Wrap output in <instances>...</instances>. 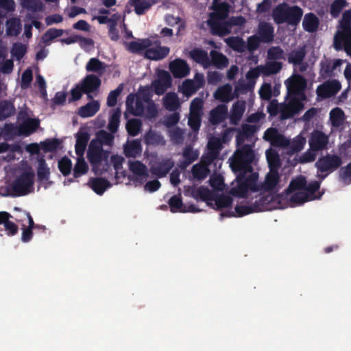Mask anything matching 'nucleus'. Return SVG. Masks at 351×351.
<instances>
[{
    "label": "nucleus",
    "mask_w": 351,
    "mask_h": 351,
    "mask_svg": "<svg viewBox=\"0 0 351 351\" xmlns=\"http://www.w3.org/2000/svg\"><path fill=\"white\" fill-rule=\"evenodd\" d=\"M237 174V180H240L246 184V186L252 191H256V181L258 174L253 173V171H234Z\"/></svg>",
    "instance_id": "obj_15"
},
{
    "label": "nucleus",
    "mask_w": 351,
    "mask_h": 351,
    "mask_svg": "<svg viewBox=\"0 0 351 351\" xmlns=\"http://www.w3.org/2000/svg\"><path fill=\"white\" fill-rule=\"evenodd\" d=\"M203 162L204 164H195L192 167L193 176L198 180L205 179L210 171L208 167L209 165H206L204 161Z\"/></svg>",
    "instance_id": "obj_43"
},
{
    "label": "nucleus",
    "mask_w": 351,
    "mask_h": 351,
    "mask_svg": "<svg viewBox=\"0 0 351 351\" xmlns=\"http://www.w3.org/2000/svg\"><path fill=\"white\" fill-rule=\"evenodd\" d=\"M134 11L136 14L142 15L148 10L153 4L150 0H132Z\"/></svg>",
    "instance_id": "obj_49"
},
{
    "label": "nucleus",
    "mask_w": 351,
    "mask_h": 351,
    "mask_svg": "<svg viewBox=\"0 0 351 351\" xmlns=\"http://www.w3.org/2000/svg\"><path fill=\"white\" fill-rule=\"evenodd\" d=\"M280 181V175L278 170L269 169V172L266 175L263 188L265 191H270L275 189Z\"/></svg>",
    "instance_id": "obj_32"
},
{
    "label": "nucleus",
    "mask_w": 351,
    "mask_h": 351,
    "mask_svg": "<svg viewBox=\"0 0 351 351\" xmlns=\"http://www.w3.org/2000/svg\"><path fill=\"white\" fill-rule=\"evenodd\" d=\"M142 123L138 119H132L128 121L125 129L129 135L132 136H136L141 128Z\"/></svg>",
    "instance_id": "obj_48"
},
{
    "label": "nucleus",
    "mask_w": 351,
    "mask_h": 351,
    "mask_svg": "<svg viewBox=\"0 0 351 351\" xmlns=\"http://www.w3.org/2000/svg\"><path fill=\"white\" fill-rule=\"evenodd\" d=\"M306 185V180L305 177L300 176L291 181L287 190L290 193H293L297 190H304Z\"/></svg>",
    "instance_id": "obj_53"
},
{
    "label": "nucleus",
    "mask_w": 351,
    "mask_h": 351,
    "mask_svg": "<svg viewBox=\"0 0 351 351\" xmlns=\"http://www.w3.org/2000/svg\"><path fill=\"white\" fill-rule=\"evenodd\" d=\"M50 170L47 167L46 161L44 158H40L38 160V165L37 169V176L39 180H47L49 178Z\"/></svg>",
    "instance_id": "obj_47"
},
{
    "label": "nucleus",
    "mask_w": 351,
    "mask_h": 351,
    "mask_svg": "<svg viewBox=\"0 0 351 351\" xmlns=\"http://www.w3.org/2000/svg\"><path fill=\"white\" fill-rule=\"evenodd\" d=\"M190 57L197 63L203 65L205 68L210 65V60L206 51L195 48L189 53Z\"/></svg>",
    "instance_id": "obj_30"
},
{
    "label": "nucleus",
    "mask_w": 351,
    "mask_h": 351,
    "mask_svg": "<svg viewBox=\"0 0 351 351\" xmlns=\"http://www.w3.org/2000/svg\"><path fill=\"white\" fill-rule=\"evenodd\" d=\"M306 138L302 135H298L293 140L290 142L287 147L292 153H297L303 149L306 144Z\"/></svg>",
    "instance_id": "obj_50"
},
{
    "label": "nucleus",
    "mask_w": 351,
    "mask_h": 351,
    "mask_svg": "<svg viewBox=\"0 0 351 351\" xmlns=\"http://www.w3.org/2000/svg\"><path fill=\"white\" fill-rule=\"evenodd\" d=\"M315 199V197H309V195L304 191H299L293 193L291 197L290 201L292 203H295L297 204H303L310 199Z\"/></svg>",
    "instance_id": "obj_63"
},
{
    "label": "nucleus",
    "mask_w": 351,
    "mask_h": 351,
    "mask_svg": "<svg viewBox=\"0 0 351 351\" xmlns=\"http://www.w3.org/2000/svg\"><path fill=\"white\" fill-rule=\"evenodd\" d=\"M258 36L262 43L272 42L274 38V28L272 25L266 22L261 23L258 28Z\"/></svg>",
    "instance_id": "obj_18"
},
{
    "label": "nucleus",
    "mask_w": 351,
    "mask_h": 351,
    "mask_svg": "<svg viewBox=\"0 0 351 351\" xmlns=\"http://www.w3.org/2000/svg\"><path fill=\"white\" fill-rule=\"evenodd\" d=\"M303 10L298 5L288 7L286 23L291 25H297L301 21Z\"/></svg>",
    "instance_id": "obj_28"
},
{
    "label": "nucleus",
    "mask_w": 351,
    "mask_h": 351,
    "mask_svg": "<svg viewBox=\"0 0 351 351\" xmlns=\"http://www.w3.org/2000/svg\"><path fill=\"white\" fill-rule=\"evenodd\" d=\"M169 70L176 78H182L190 73V67L186 60L177 58L169 63Z\"/></svg>",
    "instance_id": "obj_13"
},
{
    "label": "nucleus",
    "mask_w": 351,
    "mask_h": 351,
    "mask_svg": "<svg viewBox=\"0 0 351 351\" xmlns=\"http://www.w3.org/2000/svg\"><path fill=\"white\" fill-rule=\"evenodd\" d=\"M39 120L26 117L19 125L21 136H27L30 135L37 130V128L39 127Z\"/></svg>",
    "instance_id": "obj_22"
},
{
    "label": "nucleus",
    "mask_w": 351,
    "mask_h": 351,
    "mask_svg": "<svg viewBox=\"0 0 351 351\" xmlns=\"http://www.w3.org/2000/svg\"><path fill=\"white\" fill-rule=\"evenodd\" d=\"M152 45V42L149 38H144L138 41H132L127 47V49L133 53L141 54L145 51L149 47Z\"/></svg>",
    "instance_id": "obj_29"
},
{
    "label": "nucleus",
    "mask_w": 351,
    "mask_h": 351,
    "mask_svg": "<svg viewBox=\"0 0 351 351\" xmlns=\"http://www.w3.org/2000/svg\"><path fill=\"white\" fill-rule=\"evenodd\" d=\"M285 84L287 89V97L296 99L298 101H305L306 96L305 95V88L306 82L305 78L300 75H293L286 80Z\"/></svg>",
    "instance_id": "obj_3"
},
{
    "label": "nucleus",
    "mask_w": 351,
    "mask_h": 351,
    "mask_svg": "<svg viewBox=\"0 0 351 351\" xmlns=\"http://www.w3.org/2000/svg\"><path fill=\"white\" fill-rule=\"evenodd\" d=\"M172 85V78L169 72L161 70L158 75V79L152 82L154 93L158 95H163Z\"/></svg>",
    "instance_id": "obj_8"
},
{
    "label": "nucleus",
    "mask_w": 351,
    "mask_h": 351,
    "mask_svg": "<svg viewBox=\"0 0 351 351\" xmlns=\"http://www.w3.org/2000/svg\"><path fill=\"white\" fill-rule=\"evenodd\" d=\"M3 134L8 138H12L15 136H21L19 126H16L12 123L5 124L3 129Z\"/></svg>",
    "instance_id": "obj_58"
},
{
    "label": "nucleus",
    "mask_w": 351,
    "mask_h": 351,
    "mask_svg": "<svg viewBox=\"0 0 351 351\" xmlns=\"http://www.w3.org/2000/svg\"><path fill=\"white\" fill-rule=\"evenodd\" d=\"M263 198H260L259 202L257 201L254 202L252 206L247 205H237L235 206L234 210L237 217H243L246 215L252 213L254 212H258L261 210V206L263 203Z\"/></svg>",
    "instance_id": "obj_34"
},
{
    "label": "nucleus",
    "mask_w": 351,
    "mask_h": 351,
    "mask_svg": "<svg viewBox=\"0 0 351 351\" xmlns=\"http://www.w3.org/2000/svg\"><path fill=\"white\" fill-rule=\"evenodd\" d=\"M58 169L64 176H69L72 169L71 160L66 156L62 157L58 161Z\"/></svg>",
    "instance_id": "obj_60"
},
{
    "label": "nucleus",
    "mask_w": 351,
    "mask_h": 351,
    "mask_svg": "<svg viewBox=\"0 0 351 351\" xmlns=\"http://www.w3.org/2000/svg\"><path fill=\"white\" fill-rule=\"evenodd\" d=\"M254 158V152L251 145H244L236 150L230 166L233 171H253L252 164Z\"/></svg>",
    "instance_id": "obj_1"
},
{
    "label": "nucleus",
    "mask_w": 351,
    "mask_h": 351,
    "mask_svg": "<svg viewBox=\"0 0 351 351\" xmlns=\"http://www.w3.org/2000/svg\"><path fill=\"white\" fill-rule=\"evenodd\" d=\"M97 138L91 141H94L96 145L103 147L104 145L112 146L114 144V134L106 130H99L96 134Z\"/></svg>",
    "instance_id": "obj_33"
},
{
    "label": "nucleus",
    "mask_w": 351,
    "mask_h": 351,
    "mask_svg": "<svg viewBox=\"0 0 351 351\" xmlns=\"http://www.w3.org/2000/svg\"><path fill=\"white\" fill-rule=\"evenodd\" d=\"M182 93L187 97H191L195 94L198 89L195 86V82L193 80H185L180 86Z\"/></svg>",
    "instance_id": "obj_51"
},
{
    "label": "nucleus",
    "mask_w": 351,
    "mask_h": 351,
    "mask_svg": "<svg viewBox=\"0 0 351 351\" xmlns=\"http://www.w3.org/2000/svg\"><path fill=\"white\" fill-rule=\"evenodd\" d=\"M88 171V166L84 157H78L73 169V176L75 178L81 177Z\"/></svg>",
    "instance_id": "obj_46"
},
{
    "label": "nucleus",
    "mask_w": 351,
    "mask_h": 351,
    "mask_svg": "<svg viewBox=\"0 0 351 351\" xmlns=\"http://www.w3.org/2000/svg\"><path fill=\"white\" fill-rule=\"evenodd\" d=\"M164 106L169 111H175L180 106L178 97L175 93H167L164 98Z\"/></svg>",
    "instance_id": "obj_44"
},
{
    "label": "nucleus",
    "mask_w": 351,
    "mask_h": 351,
    "mask_svg": "<svg viewBox=\"0 0 351 351\" xmlns=\"http://www.w3.org/2000/svg\"><path fill=\"white\" fill-rule=\"evenodd\" d=\"M347 5L348 3L346 0H335L330 5V14L335 18L339 16L342 10L347 6Z\"/></svg>",
    "instance_id": "obj_61"
},
{
    "label": "nucleus",
    "mask_w": 351,
    "mask_h": 351,
    "mask_svg": "<svg viewBox=\"0 0 351 351\" xmlns=\"http://www.w3.org/2000/svg\"><path fill=\"white\" fill-rule=\"evenodd\" d=\"M88 184L97 195H101L105 191L111 186L110 182L104 178H91Z\"/></svg>",
    "instance_id": "obj_23"
},
{
    "label": "nucleus",
    "mask_w": 351,
    "mask_h": 351,
    "mask_svg": "<svg viewBox=\"0 0 351 351\" xmlns=\"http://www.w3.org/2000/svg\"><path fill=\"white\" fill-rule=\"evenodd\" d=\"M112 111L107 128L112 134H115L118 131L120 125L121 111L119 108H114Z\"/></svg>",
    "instance_id": "obj_38"
},
{
    "label": "nucleus",
    "mask_w": 351,
    "mask_h": 351,
    "mask_svg": "<svg viewBox=\"0 0 351 351\" xmlns=\"http://www.w3.org/2000/svg\"><path fill=\"white\" fill-rule=\"evenodd\" d=\"M213 9L214 12L210 14L209 18L226 19L230 12V5L226 1L214 3Z\"/></svg>",
    "instance_id": "obj_25"
},
{
    "label": "nucleus",
    "mask_w": 351,
    "mask_h": 351,
    "mask_svg": "<svg viewBox=\"0 0 351 351\" xmlns=\"http://www.w3.org/2000/svg\"><path fill=\"white\" fill-rule=\"evenodd\" d=\"M89 139L90 135L86 132H79L77 134L75 149L78 157L84 156Z\"/></svg>",
    "instance_id": "obj_24"
},
{
    "label": "nucleus",
    "mask_w": 351,
    "mask_h": 351,
    "mask_svg": "<svg viewBox=\"0 0 351 351\" xmlns=\"http://www.w3.org/2000/svg\"><path fill=\"white\" fill-rule=\"evenodd\" d=\"M170 49L168 47H159L150 48V47L145 51L144 56L145 58L152 60H160L165 58L169 53Z\"/></svg>",
    "instance_id": "obj_19"
},
{
    "label": "nucleus",
    "mask_w": 351,
    "mask_h": 351,
    "mask_svg": "<svg viewBox=\"0 0 351 351\" xmlns=\"http://www.w3.org/2000/svg\"><path fill=\"white\" fill-rule=\"evenodd\" d=\"M99 102L93 100L81 106L79 108L78 114L83 118L93 117L99 111Z\"/></svg>",
    "instance_id": "obj_37"
},
{
    "label": "nucleus",
    "mask_w": 351,
    "mask_h": 351,
    "mask_svg": "<svg viewBox=\"0 0 351 351\" xmlns=\"http://www.w3.org/2000/svg\"><path fill=\"white\" fill-rule=\"evenodd\" d=\"M232 86L226 84L217 89L214 93V97L221 102H228L232 99Z\"/></svg>",
    "instance_id": "obj_36"
},
{
    "label": "nucleus",
    "mask_w": 351,
    "mask_h": 351,
    "mask_svg": "<svg viewBox=\"0 0 351 351\" xmlns=\"http://www.w3.org/2000/svg\"><path fill=\"white\" fill-rule=\"evenodd\" d=\"M142 146L140 140L128 141L123 145V153L127 158H136L141 154Z\"/></svg>",
    "instance_id": "obj_21"
},
{
    "label": "nucleus",
    "mask_w": 351,
    "mask_h": 351,
    "mask_svg": "<svg viewBox=\"0 0 351 351\" xmlns=\"http://www.w3.org/2000/svg\"><path fill=\"white\" fill-rule=\"evenodd\" d=\"M339 179L345 184H351V162L346 166L341 167L339 171Z\"/></svg>",
    "instance_id": "obj_64"
},
{
    "label": "nucleus",
    "mask_w": 351,
    "mask_h": 351,
    "mask_svg": "<svg viewBox=\"0 0 351 351\" xmlns=\"http://www.w3.org/2000/svg\"><path fill=\"white\" fill-rule=\"evenodd\" d=\"M21 31V21L18 19H11L8 21L7 34L9 36H16Z\"/></svg>",
    "instance_id": "obj_52"
},
{
    "label": "nucleus",
    "mask_w": 351,
    "mask_h": 351,
    "mask_svg": "<svg viewBox=\"0 0 351 351\" xmlns=\"http://www.w3.org/2000/svg\"><path fill=\"white\" fill-rule=\"evenodd\" d=\"M319 25V19L314 13L309 12L304 15L302 27L305 31L309 33L315 32L318 29Z\"/></svg>",
    "instance_id": "obj_27"
},
{
    "label": "nucleus",
    "mask_w": 351,
    "mask_h": 351,
    "mask_svg": "<svg viewBox=\"0 0 351 351\" xmlns=\"http://www.w3.org/2000/svg\"><path fill=\"white\" fill-rule=\"evenodd\" d=\"M101 81L99 77L95 74L87 75L80 83L84 90V93L87 94L88 99H93L90 94L97 90L101 86Z\"/></svg>",
    "instance_id": "obj_12"
},
{
    "label": "nucleus",
    "mask_w": 351,
    "mask_h": 351,
    "mask_svg": "<svg viewBox=\"0 0 351 351\" xmlns=\"http://www.w3.org/2000/svg\"><path fill=\"white\" fill-rule=\"evenodd\" d=\"M289 5L283 3L278 5L272 11V18L275 23L280 25L286 23Z\"/></svg>",
    "instance_id": "obj_35"
},
{
    "label": "nucleus",
    "mask_w": 351,
    "mask_h": 351,
    "mask_svg": "<svg viewBox=\"0 0 351 351\" xmlns=\"http://www.w3.org/2000/svg\"><path fill=\"white\" fill-rule=\"evenodd\" d=\"M228 114V107L225 104L218 105L212 109L209 113V122L213 125H217L221 123Z\"/></svg>",
    "instance_id": "obj_16"
},
{
    "label": "nucleus",
    "mask_w": 351,
    "mask_h": 351,
    "mask_svg": "<svg viewBox=\"0 0 351 351\" xmlns=\"http://www.w3.org/2000/svg\"><path fill=\"white\" fill-rule=\"evenodd\" d=\"M341 84L336 80L324 82L317 88V94L323 98H328L335 95L341 89Z\"/></svg>",
    "instance_id": "obj_11"
},
{
    "label": "nucleus",
    "mask_w": 351,
    "mask_h": 351,
    "mask_svg": "<svg viewBox=\"0 0 351 351\" xmlns=\"http://www.w3.org/2000/svg\"><path fill=\"white\" fill-rule=\"evenodd\" d=\"M62 141L58 138L47 139L41 143L44 152H53L59 149Z\"/></svg>",
    "instance_id": "obj_57"
},
{
    "label": "nucleus",
    "mask_w": 351,
    "mask_h": 351,
    "mask_svg": "<svg viewBox=\"0 0 351 351\" xmlns=\"http://www.w3.org/2000/svg\"><path fill=\"white\" fill-rule=\"evenodd\" d=\"M34 173L32 171L21 173L10 186L14 197H21L28 195L33 191L34 184Z\"/></svg>",
    "instance_id": "obj_2"
},
{
    "label": "nucleus",
    "mask_w": 351,
    "mask_h": 351,
    "mask_svg": "<svg viewBox=\"0 0 351 351\" xmlns=\"http://www.w3.org/2000/svg\"><path fill=\"white\" fill-rule=\"evenodd\" d=\"M210 55L211 57L210 63L212 62L216 68L221 69L228 66L229 63L228 59L223 53L215 50H212Z\"/></svg>",
    "instance_id": "obj_41"
},
{
    "label": "nucleus",
    "mask_w": 351,
    "mask_h": 351,
    "mask_svg": "<svg viewBox=\"0 0 351 351\" xmlns=\"http://www.w3.org/2000/svg\"><path fill=\"white\" fill-rule=\"evenodd\" d=\"M287 104L281 108L280 117L282 120L290 119L298 114L304 107L302 101L288 98Z\"/></svg>",
    "instance_id": "obj_9"
},
{
    "label": "nucleus",
    "mask_w": 351,
    "mask_h": 351,
    "mask_svg": "<svg viewBox=\"0 0 351 351\" xmlns=\"http://www.w3.org/2000/svg\"><path fill=\"white\" fill-rule=\"evenodd\" d=\"M341 165L342 159L337 154H326L322 156L315 164L317 171L321 173H331L338 169Z\"/></svg>",
    "instance_id": "obj_6"
},
{
    "label": "nucleus",
    "mask_w": 351,
    "mask_h": 351,
    "mask_svg": "<svg viewBox=\"0 0 351 351\" xmlns=\"http://www.w3.org/2000/svg\"><path fill=\"white\" fill-rule=\"evenodd\" d=\"M266 157L269 169H277L280 167V156L275 150H268L266 152Z\"/></svg>",
    "instance_id": "obj_45"
},
{
    "label": "nucleus",
    "mask_w": 351,
    "mask_h": 351,
    "mask_svg": "<svg viewBox=\"0 0 351 351\" xmlns=\"http://www.w3.org/2000/svg\"><path fill=\"white\" fill-rule=\"evenodd\" d=\"M110 154L109 151L104 150L94 141H90L87 151V158L94 168L103 163L108 165Z\"/></svg>",
    "instance_id": "obj_5"
},
{
    "label": "nucleus",
    "mask_w": 351,
    "mask_h": 351,
    "mask_svg": "<svg viewBox=\"0 0 351 351\" xmlns=\"http://www.w3.org/2000/svg\"><path fill=\"white\" fill-rule=\"evenodd\" d=\"M207 23L212 35L222 37L231 33L228 20L209 18Z\"/></svg>",
    "instance_id": "obj_7"
},
{
    "label": "nucleus",
    "mask_w": 351,
    "mask_h": 351,
    "mask_svg": "<svg viewBox=\"0 0 351 351\" xmlns=\"http://www.w3.org/2000/svg\"><path fill=\"white\" fill-rule=\"evenodd\" d=\"M15 111L16 109L12 102L6 99L0 101V121L14 115Z\"/></svg>",
    "instance_id": "obj_39"
},
{
    "label": "nucleus",
    "mask_w": 351,
    "mask_h": 351,
    "mask_svg": "<svg viewBox=\"0 0 351 351\" xmlns=\"http://www.w3.org/2000/svg\"><path fill=\"white\" fill-rule=\"evenodd\" d=\"M341 28L334 38L333 45L337 51L343 49V43L351 41V26H341Z\"/></svg>",
    "instance_id": "obj_17"
},
{
    "label": "nucleus",
    "mask_w": 351,
    "mask_h": 351,
    "mask_svg": "<svg viewBox=\"0 0 351 351\" xmlns=\"http://www.w3.org/2000/svg\"><path fill=\"white\" fill-rule=\"evenodd\" d=\"M342 64L341 59H337L333 62L330 60L322 61L320 63V75L324 78L331 77L334 75V71Z\"/></svg>",
    "instance_id": "obj_20"
},
{
    "label": "nucleus",
    "mask_w": 351,
    "mask_h": 351,
    "mask_svg": "<svg viewBox=\"0 0 351 351\" xmlns=\"http://www.w3.org/2000/svg\"><path fill=\"white\" fill-rule=\"evenodd\" d=\"M129 169L134 175L139 177L140 179L146 180L148 176L147 167L141 161L136 160L130 162Z\"/></svg>",
    "instance_id": "obj_42"
},
{
    "label": "nucleus",
    "mask_w": 351,
    "mask_h": 351,
    "mask_svg": "<svg viewBox=\"0 0 351 351\" xmlns=\"http://www.w3.org/2000/svg\"><path fill=\"white\" fill-rule=\"evenodd\" d=\"M174 166L173 161L170 158L162 159V161L153 164L150 171L158 178L165 177Z\"/></svg>",
    "instance_id": "obj_14"
},
{
    "label": "nucleus",
    "mask_w": 351,
    "mask_h": 351,
    "mask_svg": "<svg viewBox=\"0 0 351 351\" xmlns=\"http://www.w3.org/2000/svg\"><path fill=\"white\" fill-rule=\"evenodd\" d=\"M168 204L170 207V210L172 213L180 212L184 208V204L180 195H173L168 201Z\"/></svg>",
    "instance_id": "obj_55"
},
{
    "label": "nucleus",
    "mask_w": 351,
    "mask_h": 351,
    "mask_svg": "<svg viewBox=\"0 0 351 351\" xmlns=\"http://www.w3.org/2000/svg\"><path fill=\"white\" fill-rule=\"evenodd\" d=\"M228 45L234 51L243 52L245 48V43L239 37H231L227 40Z\"/></svg>",
    "instance_id": "obj_59"
},
{
    "label": "nucleus",
    "mask_w": 351,
    "mask_h": 351,
    "mask_svg": "<svg viewBox=\"0 0 351 351\" xmlns=\"http://www.w3.org/2000/svg\"><path fill=\"white\" fill-rule=\"evenodd\" d=\"M193 197L197 199H200L203 202H206L213 199V193L207 187L199 186L194 193Z\"/></svg>",
    "instance_id": "obj_56"
},
{
    "label": "nucleus",
    "mask_w": 351,
    "mask_h": 351,
    "mask_svg": "<svg viewBox=\"0 0 351 351\" xmlns=\"http://www.w3.org/2000/svg\"><path fill=\"white\" fill-rule=\"evenodd\" d=\"M204 101L202 98H194L190 104L189 114H203Z\"/></svg>",
    "instance_id": "obj_62"
},
{
    "label": "nucleus",
    "mask_w": 351,
    "mask_h": 351,
    "mask_svg": "<svg viewBox=\"0 0 351 351\" xmlns=\"http://www.w3.org/2000/svg\"><path fill=\"white\" fill-rule=\"evenodd\" d=\"M86 70L101 76L106 71V64L97 58H91L86 65Z\"/></svg>",
    "instance_id": "obj_31"
},
{
    "label": "nucleus",
    "mask_w": 351,
    "mask_h": 351,
    "mask_svg": "<svg viewBox=\"0 0 351 351\" xmlns=\"http://www.w3.org/2000/svg\"><path fill=\"white\" fill-rule=\"evenodd\" d=\"M227 136L228 132L225 131L221 138L212 136L209 138L207 145L208 153L203 157L204 162L206 165H210L218 158L223 148V143L226 142Z\"/></svg>",
    "instance_id": "obj_4"
},
{
    "label": "nucleus",
    "mask_w": 351,
    "mask_h": 351,
    "mask_svg": "<svg viewBox=\"0 0 351 351\" xmlns=\"http://www.w3.org/2000/svg\"><path fill=\"white\" fill-rule=\"evenodd\" d=\"M306 53L305 46L292 50L288 55V62L295 66L300 65L306 56Z\"/></svg>",
    "instance_id": "obj_40"
},
{
    "label": "nucleus",
    "mask_w": 351,
    "mask_h": 351,
    "mask_svg": "<svg viewBox=\"0 0 351 351\" xmlns=\"http://www.w3.org/2000/svg\"><path fill=\"white\" fill-rule=\"evenodd\" d=\"M328 143V137L323 132L314 130L308 140L310 149L312 151L318 152L324 149Z\"/></svg>",
    "instance_id": "obj_10"
},
{
    "label": "nucleus",
    "mask_w": 351,
    "mask_h": 351,
    "mask_svg": "<svg viewBox=\"0 0 351 351\" xmlns=\"http://www.w3.org/2000/svg\"><path fill=\"white\" fill-rule=\"evenodd\" d=\"M182 156L184 160L180 161L179 166L184 169L198 158L199 152L197 150H194L191 145H186L183 150Z\"/></svg>",
    "instance_id": "obj_26"
},
{
    "label": "nucleus",
    "mask_w": 351,
    "mask_h": 351,
    "mask_svg": "<svg viewBox=\"0 0 351 351\" xmlns=\"http://www.w3.org/2000/svg\"><path fill=\"white\" fill-rule=\"evenodd\" d=\"M63 32L64 31L60 29L49 28L42 36L43 42L46 45H49L52 40L61 36Z\"/></svg>",
    "instance_id": "obj_54"
}]
</instances>
